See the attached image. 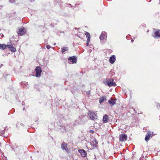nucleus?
<instances>
[{
  "label": "nucleus",
  "instance_id": "f257e3e1",
  "mask_svg": "<svg viewBox=\"0 0 160 160\" xmlns=\"http://www.w3.org/2000/svg\"><path fill=\"white\" fill-rule=\"evenodd\" d=\"M103 83L106 84V83L109 87H111L112 86H116V84L114 82V79L113 78H110L109 79L108 78L106 79V81H103Z\"/></svg>",
  "mask_w": 160,
  "mask_h": 160
},
{
  "label": "nucleus",
  "instance_id": "f03ea898",
  "mask_svg": "<svg viewBox=\"0 0 160 160\" xmlns=\"http://www.w3.org/2000/svg\"><path fill=\"white\" fill-rule=\"evenodd\" d=\"M35 71L36 72L35 76L37 78L40 77L41 76V73L42 72L41 67L40 66L37 67L35 70Z\"/></svg>",
  "mask_w": 160,
  "mask_h": 160
},
{
  "label": "nucleus",
  "instance_id": "7ed1b4c3",
  "mask_svg": "<svg viewBox=\"0 0 160 160\" xmlns=\"http://www.w3.org/2000/svg\"><path fill=\"white\" fill-rule=\"evenodd\" d=\"M6 130V127H4L2 125L0 126V135L2 136L6 137L7 135L5 134V131Z\"/></svg>",
  "mask_w": 160,
  "mask_h": 160
},
{
  "label": "nucleus",
  "instance_id": "20e7f679",
  "mask_svg": "<svg viewBox=\"0 0 160 160\" xmlns=\"http://www.w3.org/2000/svg\"><path fill=\"white\" fill-rule=\"evenodd\" d=\"M68 60L70 62L69 63L70 64L76 63L77 62V57L74 56L69 57L68 58Z\"/></svg>",
  "mask_w": 160,
  "mask_h": 160
},
{
  "label": "nucleus",
  "instance_id": "39448f33",
  "mask_svg": "<svg viewBox=\"0 0 160 160\" xmlns=\"http://www.w3.org/2000/svg\"><path fill=\"white\" fill-rule=\"evenodd\" d=\"M88 115L92 120H94L95 119V117L96 116V114L94 112L91 111H89L88 113Z\"/></svg>",
  "mask_w": 160,
  "mask_h": 160
},
{
  "label": "nucleus",
  "instance_id": "423d86ee",
  "mask_svg": "<svg viewBox=\"0 0 160 160\" xmlns=\"http://www.w3.org/2000/svg\"><path fill=\"white\" fill-rule=\"evenodd\" d=\"M26 32L25 28L23 27H22L21 28L18 29L17 31L18 34L19 36L23 35L26 33Z\"/></svg>",
  "mask_w": 160,
  "mask_h": 160
},
{
  "label": "nucleus",
  "instance_id": "0eeeda50",
  "mask_svg": "<svg viewBox=\"0 0 160 160\" xmlns=\"http://www.w3.org/2000/svg\"><path fill=\"white\" fill-rule=\"evenodd\" d=\"M107 33L105 32H102L99 38L102 41L104 40H106L107 38Z\"/></svg>",
  "mask_w": 160,
  "mask_h": 160
},
{
  "label": "nucleus",
  "instance_id": "6e6552de",
  "mask_svg": "<svg viewBox=\"0 0 160 160\" xmlns=\"http://www.w3.org/2000/svg\"><path fill=\"white\" fill-rule=\"evenodd\" d=\"M152 36L155 38H160V30L156 29Z\"/></svg>",
  "mask_w": 160,
  "mask_h": 160
},
{
  "label": "nucleus",
  "instance_id": "1a4fd4ad",
  "mask_svg": "<svg viewBox=\"0 0 160 160\" xmlns=\"http://www.w3.org/2000/svg\"><path fill=\"white\" fill-rule=\"evenodd\" d=\"M127 138V135L124 134H121L119 136V140L121 142L126 141Z\"/></svg>",
  "mask_w": 160,
  "mask_h": 160
},
{
  "label": "nucleus",
  "instance_id": "9d476101",
  "mask_svg": "<svg viewBox=\"0 0 160 160\" xmlns=\"http://www.w3.org/2000/svg\"><path fill=\"white\" fill-rule=\"evenodd\" d=\"M152 134V133L150 131L148 132L145 138V140L146 142L148 141L149 140L150 138L153 136Z\"/></svg>",
  "mask_w": 160,
  "mask_h": 160
},
{
  "label": "nucleus",
  "instance_id": "9b49d317",
  "mask_svg": "<svg viewBox=\"0 0 160 160\" xmlns=\"http://www.w3.org/2000/svg\"><path fill=\"white\" fill-rule=\"evenodd\" d=\"M85 35L87 37V46H88L89 43L90 42V33L88 32H86L85 33Z\"/></svg>",
  "mask_w": 160,
  "mask_h": 160
},
{
  "label": "nucleus",
  "instance_id": "f8f14e48",
  "mask_svg": "<svg viewBox=\"0 0 160 160\" xmlns=\"http://www.w3.org/2000/svg\"><path fill=\"white\" fill-rule=\"evenodd\" d=\"M8 48L9 49V50L12 52H15L16 51V48L13 47L12 44H9L7 45Z\"/></svg>",
  "mask_w": 160,
  "mask_h": 160
},
{
  "label": "nucleus",
  "instance_id": "ddd939ff",
  "mask_svg": "<svg viewBox=\"0 0 160 160\" xmlns=\"http://www.w3.org/2000/svg\"><path fill=\"white\" fill-rule=\"evenodd\" d=\"M78 152L80 153L81 155L83 157H85L87 155V153L83 149L79 150H78Z\"/></svg>",
  "mask_w": 160,
  "mask_h": 160
},
{
  "label": "nucleus",
  "instance_id": "4468645a",
  "mask_svg": "<svg viewBox=\"0 0 160 160\" xmlns=\"http://www.w3.org/2000/svg\"><path fill=\"white\" fill-rule=\"evenodd\" d=\"M116 102V99H113L112 98H111L110 99L108 100V102L111 106L114 105L115 104Z\"/></svg>",
  "mask_w": 160,
  "mask_h": 160
},
{
  "label": "nucleus",
  "instance_id": "2eb2a0df",
  "mask_svg": "<svg viewBox=\"0 0 160 160\" xmlns=\"http://www.w3.org/2000/svg\"><path fill=\"white\" fill-rule=\"evenodd\" d=\"M116 60V57L114 55L111 56L109 58V61L111 64H113Z\"/></svg>",
  "mask_w": 160,
  "mask_h": 160
},
{
  "label": "nucleus",
  "instance_id": "dca6fc26",
  "mask_svg": "<svg viewBox=\"0 0 160 160\" xmlns=\"http://www.w3.org/2000/svg\"><path fill=\"white\" fill-rule=\"evenodd\" d=\"M108 120V117L107 115L106 114L103 117L102 121L104 123H107Z\"/></svg>",
  "mask_w": 160,
  "mask_h": 160
},
{
  "label": "nucleus",
  "instance_id": "f3484780",
  "mask_svg": "<svg viewBox=\"0 0 160 160\" xmlns=\"http://www.w3.org/2000/svg\"><path fill=\"white\" fill-rule=\"evenodd\" d=\"M67 144L65 143V142H63L62 143L61 145V148L63 150H66L67 151Z\"/></svg>",
  "mask_w": 160,
  "mask_h": 160
},
{
  "label": "nucleus",
  "instance_id": "a211bd4d",
  "mask_svg": "<svg viewBox=\"0 0 160 160\" xmlns=\"http://www.w3.org/2000/svg\"><path fill=\"white\" fill-rule=\"evenodd\" d=\"M68 50V47H63L62 48V54H64L65 52V51H67Z\"/></svg>",
  "mask_w": 160,
  "mask_h": 160
},
{
  "label": "nucleus",
  "instance_id": "6ab92c4d",
  "mask_svg": "<svg viewBox=\"0 0 160 160\" xmlns=\"http://www.w3.org/2000/svg\"><path fill=\"white\" fill-rule=\"evenodd\" d=\"M106 100V96H103L99 99V103H101L104 101Z\"/></svg>",
  "mask_w": 160,
  "mask_h": 160
},
{
  "label": "nucleus",
  "instance_id": "aec40b11",
  "mask_svg": "<svg viewBox=\"0 0 160 160\" xmlns=\"http://www.w3.org/2000/svg\"><path fill=\"white\" fill-rule=\"evenodd\" d=\"M7 47V45L5 44H0V49H5Z\"/></svg>",
  "mask_w": 160,
  "mask_h": 160
},
{
  "label": "nucleus",
  "instance_id": "412c9836",
  "mask_svg": "<svg viewBox=\"0 0 160 160\" xmlns=\"http://www.w3.org/2000/svg\"><path fill=\"white\" fill-rule=\"evenodd\" d=\"M93 141H95V143L92 144L94 146H96L98 144V142L97 141L96 139L95 138L93 139Z\"/></svg>",
  "mask_w": 160,
  "mask_h": 160
},
{
  "label": "nucleus",
  "instance_id": "4be33fe9",
  "mask_svg": "<svg viewBox=\"0 0 160 160\" xmlns=\"http://www.w3.org/2000/svg\"><path fill=\"white\" fill-rule=\"evenodd\" d=\"M9 2L10 3H14L15 2V0H9Z\"/></svg>",
  "mask_w": 160,
  "mask_h": 160
},
{
  "label": "nucleus",
  "instance_id": "5701e85b",
  "mask_svg": "<svg viewBox=\"0 0 160 160\" xmlns=\"http://www.w3.org/2000/svg\"><path fill=\"white\" fill-rule=\"evenodd\" d=\"M46 48L48 49H49L51 48V47L49 45H47L46 46Z\"/></svg>",
  "mask_w": 160,
  "mask_h": 160
},
{
  "label": "nucleus",
  "instance_id": "b1692460",
  "mask_svg": "<svg viewBox=\"0 0 160 160\" xmlns=\"http://www.w3.org/2000/svg\"><path fill=\"white\" fill-rule=\"evenodd\" d=\"M157 108H160V104L159 103H158L157 104Z\"/></svg>",
  "mask_w": 160,
  "mask_h": 160
},
{
  "label": "nucleus",
  "instance_id": "393cba45",
  "mask_svg": "<svg viewBox=\"0 0 160 160\" xmlns=\"http://www.w3.org/2000/svg\"><path fill=\"white\" fill-rule=\"evenodd\" d=\"M90 93V91H88L87 92V94L88 95H89Z\"/></svg>",
  "mask_w": 160,
  "mask_h": 160
},
{
  "label": "nucleus",
  "instance_id": "a878e982",
  "mask_svg": "<svg viewBox=\"0 0 160 160\" xmlns=\"http://www.w3.org/2000/svg\"><path fill=\"white\" fill-rule=\"evenodd\" d=\"M89 132H90L92 133H94V131L93 130H90L89 131Z\"/></svg>",
  "mask_w": 160,
  "mask_h": 160
},
{
  "label": "nucleus",
  "instance_id": "bb28decb",
  "mask_svg": "<svg viewBox=\"0 0 160 160\" xmlns=\"http://www.w3.org/2000/svg\"><path fill=\"white\" fill-rule=\"evenodd\" d=\"M3 6L2 5H0V10L1 9V8L3 7Z\"/></svg>",
  "mask_w": 160,
  "mask_h": 160
},
{
  "label": "nucleus",
  "instance_id": "cd10ccee",
  "mask_svg": "<svg viewBox=\"0 0 160 160\" xmlns=\"http://www.w3.org/2000/svg\"><path fill=\"white\" fill-rule=\"evenodd\" d=\"M134 40L132 39H131V42H133Z\"/></svg>",
  "mask_w": 160,
  "mask_h": 160
},
{
  "label": "nucleus",
  "instance_id": "c85d7f7f",
  "mask_svg": "<svg viewBox=\"0 0 160 160\" xmlns=\"http://www.w3.org/2000/svg\"><path fill=\"white\" fill-rule=\"evenodd\" d=\"M132 108L135 111V109H134L133 108Z\"/></svg>",
  "mask_w": 160,
  "mask_h": 160
},
{
  "label": "nucleus",
  "instance_id": "c756f323",
  "mask_svg": "<svg viewBox=\"0 0 160 160\" xmlns=\"http://www.w3.org/2000/svg\"><path fill=\"white\" fill-rule=\"evenodd\" d=\"M159 3L160 4V0H159Z\"/></svg>",
  "mask_w": 160,
  "mask_h": 160
},
{
  "label": "nucleus",
  "instance_id": "7c9ffc66",
  "mask_svg": "<svg viewBox=\"0 0 160 160\" xmlns=\"http://www.w3.org/2000/svg\"><path fill=\"white\" fill-rule=\"evenodd\" d=\"M56 43H54V45H56Z\"/></svg>",
  "mask_w": 160,
  "mask_h": 160
},
{
  "label": "nucleus",
  "instance_id": "2f4dec72",
  "mask_svg": "<svg viewBox=\"0 0 160 160\" xmlns=\"http://www.w3.org/2000/svg\"><path fill=\"white\" fill-rule=\"evenodd\" d=\"M128 37V36H126V38H127Z\"/></svg>",
  "mask_w": 160,
  "mask_h": 160
},
{
  "label": "nucleus",
  "instance_id": "473e14b6",
  "mask_svg": "<svg viewBox=\"0 0 160 160\" xmlns=\"http://www.w3.org/2000/svg\"><path fill=\"white\" fill-rule=\"evenodd\" d=\"M159 118H160L159 120H160V115Z\"/></svg>",
  "mask_w": 160,
  "mask_h": 160
}]
</instances>
